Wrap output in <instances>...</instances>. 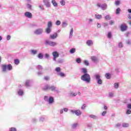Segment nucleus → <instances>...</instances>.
<instances>
[{
	"mask_svg": "<svg viewBox=\"0 0 131 131\" xmlns=\"http://www.w3.org/2000/svg\"><path fill=\"white\" fill-rule=\"evenodd\" d=\"M81 79L86 83H90L91 82V76L89 74H84L81 76Z\"/></svg>",
	"mask_w": 131,
	"mask_h": 131,
	"instance_id": "obj_1",
	"label": "nucleus"
},
{
	"mask_svg": "<svg viewBox=\"0 0 131 131\" xmlns=\"http://www.w3.org/2000/svg\"><path fill=\"white\" fill-rule=\"evenodd\" d=\"M13 70V66H12V64H9L8 65L7 64H3L2 65V70L3 72H6L7 70L8 71H11V70Z\"/></svg>",
	"mask_w": 131,
	"mask_h": 131,
	"instance_id": "obj_2",
	"label": "nucleus"
},
{
	"mask_svg": "<svg viewBox=\"0 0 131 131\" xmlns=\"http://www.w3.org/2000/svg\"><path fill=\"white\" fill-rule=\"evenodd\" d=\"M94 77L97 81V84L101 85L103 84V80L101 79V75L99 74H96L94 75Z\"/></svg>",
	"mask_w": 131,
	"mask_h": 131,
	"instance_id": "obj_3",
	"label": "nucleus"
},
{
	"mask_svg": "<svg viewBox=\"0 0 131 131\" xmlns=\"http://www.w3.org/2000/svg\"><path fill=\"white\" fill-rule=\"evenodd\" d=\"M45 45H48V46H50V47H56L58 43L56 42L50 41L49 40H46L45 41Z\"/></svg>",
	"mask_w": 131,
	"mask_h": 131,
	"instance_id": "obj_4",
	"label": "nucleus"
},
{
	"mask_svg": "<svg viewBox=\"0 0 131 131\" xmlns=\"http://www.w3.org/2000/svg\"><path fill=\"white\" fill-rule=\"evenodd\" d=\"M52 56H53V61H57V58L59 57V53L57 51H54L52 52Z\"/></svg>",
	"mask_w": 131,
	"mask_h": 131,
	"instance_id": "obj_5",
	"label": "nucleus"
},
{
	"mask_svg": "<svg viewBox=\"0 0 131 131\" xmlns=\"http://www.w3.org/2000/svg\"><path fill=\"white\" fill-rule=\"evenodd\" d=\"M71 113H73V114H76L77 116H80L81 115V111L79 110H71Z\"/></svg>",
	"mask_w": 131,
	"mask_h": 131,
	"instance_id": "obj_6",
	"label": "nucleus"
},
{
	"mask_svg": "<svg viewBox=\"0 0 131 131\" xmlns=\"http://www.w3.org/2000/svg\"><path fill=\"white\" fill-rule=\"evenodd\" d=\"M49 90H50V91L52 92H56V93H59V89L54 85H50Z\"/></svg>",
	"mask_w": 131,
	"mask_h": 131,
	"instance_id": "obj_7",
	"label": "nucleus"
},
{
	"mask_svg": "<svg viewBox=\"0 0 131 131\" xmlns=\"http://www.w3.org/2000/svg\"><path fill=\"white\" fill-rule=\"evenodd\" d=\"M26 85L28 88H30V86H31L32 85V84L33 83V81L32 80H27L26 81Z\"/></svg>",
	"mask_w": 131,
	"mask_h": 131,
	"instance_id": "obj_8",
	"label": "nucleus"
},
{
	"mask_svg": "<svg viewBox=\"0 0 131 131\" xmlns=\"http://www.w3.org/2000/svg\"><path fill=\"white\" fill-rule=\"evenodd\" d=\"M24 15L26 18H28V19H31V18H32V13L28 11L26 12Z\"/></svg>",
	"mask_w": 131,
	"mask_h": 131,
	"instance_id": "obj_9",
	"label": "nucleus"
},
{
	"mask_svg": "<svg viewBox=\"0 0 131 131\" xmlns=\"http://www.w3.org/2000/svg\"><path fill=\"white\" fill-rule=\"evenodd\" d=\"M17 95L19 97H22V96H24V90L21 89H19L17 90Z\"/></svg>",
	"mask_w": 131,
	"mask_h": 131,
	"instance_id": "obj_10",
	"label": "nucleus"
},
{
	"mask_svg": "<svg viewBox=\"0 0 131 131\" xmlns=\"http://www.w3.org/2000/svg\"><path fill=\"white\" fill-rule=\"evenodd\" d=\"M46 8H51V3L49 0H43Z\"/></svg>",
	"mask_w": 131,
	"mask_h": 131,
	"instance_id": "obj_11",
	"label": "nucleus"
},
{
	"mask_svg": "<svg viewBox=\"0 0 131 131\" xmlns=\"http://www.w3.org/2000/svg\"><path fill=\"white\" fill-rule=\"evenodd\" d=\"M42 29H37L34 31L35 34H37V35L39 34H41L43 32Z\"/></svg>",
	"mask_w": 131,
	"mask_h": 131,
	"instance_id": "obj_12",
	"label": "nucleus"
},
{
	"mask_svg": "<svg viewBox=\"0 0 131 131\" xmlns=\"http://www.w3.org/2000/svg\"><path fill=\"white\" fill-rule=\"evenodd\" d=\"M91 60L94 63H98L99 62V58L97 56H92Z\"/></svg>",
	"mask_w": 131,
	"mask_h": 131,
	"instance_id": "obj_13",
	"label": "nucleus"
},
{
	"mask_svg": "<svg viewBox=\"0 0 131 131\" xmlns=\"http://www.w3.org/2000/svg\"><path fill=\"white\" fill-rule=\"evenodd\" d=\"M86 45H87L88 47H92V46L94 45V42H93V40L89 39L86 41Z\"/></svg>",
	"mask_w": 131,
	"mask_h": 131,
	"instance_id": "obj_14",
	"label": "nucleus"
},
{
	"mask_svg": "<svg viewBox=\"0 0 131 131\" xmlns=\"http://www.w3.org/2000/svg\"><path fill=\"white\" fill-rule=\"evenodd\" d=\"M78 126V123H73L71 126L72 129H76Z\"/></svg>",
	"mask_w": 131,
	"mask_h": 131,
	"instance_id": "obj_15",
	"label": "nucleus"
},
{
	"mask_svg": "<svg viewBox=\"0 0 131 131\" xmlns=\"http://www.w3.org/2000/svg\"><path fill=\"white\" fill-rule=\"evenodd\" d=\"M50 37L51 38V39H55L58 37V33H54L53 34L50 35Z\"/></svg>",
	"mask_w": 131,
	"mask_h": 131,
	"instance_id": "obj_16",
	"label": "nucleus"
},
{
	"mask_svg": "<svg viewBox=\"0 0 131 131\" xmlns=\"http://www.w3.org/2000/svg\"><path fill=\"white\" fill-rule=\"evenodd\" d=\"M120 28H121V31H125V30H126L127 28V26L124 25H121Z\"/></svg>",
	"mask_w": 131,
	"mask_h": 131,
	"instance_id": "obj_17",
	"label": "nucleus"
},
{
	"mask_svg": "<svg viewBox=\"0 0 131 131\" xmlns=\"http://www.w3.org/2000/svg\"><path fill=\"white\" fill-rule=\"evenodd\" d=\"M47 102H48L49 104H53L54 103V97L52 96L49 97L48 101Z\"/></svg>",
	"mask_w": 131,
	"mask_h": 131,
	"instance_id": "obj_18",
	"label": "nucleus"
},
{
	"mask_svg": "<svg viewBox=\"0 0 131 131\" xmlns=\"http://www.w3.org/2000/svg\"><path fill=\"white\" fill-rule=\"evenodd\" d=\"M43 91H48L50 90V85L48 84H45V86L43 88Z\"/></svg>",
	"mask_w": 131,
	"mask_h": 131,
	"instance_id": "obj_19",
	"label": "nucleus"
},
{
	"mask_svg": "<svg viewBox=\"0 0 131 131\" xmlns=\"http://www.w3.org/2000/svg\"><path fill=\"white\" fill-rule=\"evenodd\" d=\"M51 4H52L53 6L55 7H58V3H57L56 0H52Z\"/></svg>",
	"mask_w": 131,
	"mask_h": 131,
	"instance_id": "obj_20",
	"label": "nucleus"
},
{
	"mask_svg": "<svg viewBox=\"0 0 131 131\" xmlns=\"http://www.w3.org/2000/svg\"><path fill=\"white\" fill-rule=\"evenodd\" d=\"M95 17L96 19H97L98 20H100V19H102V16L101 14H95Z\"/></svg>",
	"mask_w": 131,
	"mask_h": 131,
	"instance_id": "obj_21",
	"label": "nucleus"
},
{
	"mask_svg": "<svg viewBox=\"0 0 131 131\" xmlns=\"http://www.w3.org/2000/svg\"><path fill=\"white\" fill-rule=\"evenodd\" d=\"M31 55H33V56L36 55L37 54V50H31L30 51Z\"/></svg>",
	"mask_w": 131,
	"mask_h": 131,
	"instance_id": "obj_22",
	"label": "nucleus"
},
{
	"mask_svg": "<svg viewBox=\"0 0 131 131\" xmlns=\"http://www.w3.org/2000/svg\"><path fill=\"white\" fill-rule=\"evenodd\" d=\"M101 8L103 11H105V10H106V9H107V4H102Z\"/></svg>",
	"mask_w": 131,
	"mask_h": 131,
	"instance_id": "obj_23",
	"label": "nucleus"
},
{
	"mask_svg": "<svg viewBox=\"0 0 131 131\" xmlns=\"http://www.w3.org/2000/svg\"><path fill=\"white\" fill-rule=\"evenodd\" d=\"M81 71L82 73H83L84 74H88V70L85 68H82L81 69Z\"/></svg>",
	"mask_w": 131,
	"mask_h": 131,
	"instance_id": "obj_24",
	"label": "nucleus"
},
{
	"mask_svg": "<svg viewBox=\"0 0 131 131\" xmlns=\"http://www.w3.org/2000/svg\"><path fill=\"white\" fill-rule=\"evenodd\" d=\"M45 31L47 34H50L52 31V29H51V28H47L46 29Z\"/></svg>",
	"mask_w": 131,
	"mask_h": 131,
	"instance_id": "obj_25",
	"label": "nucleus"
},
{
	"mask_svg": "<svg viewBox=\"0 0 131 131\" xmlns=\"http://www.w3.org/2000/svg\"><path fill=\"white\" fill-rule=\"evenodd\" d=\"M69 95L70 97H76L77 96V93L70 92Z\"/></svg>",
	"mask_w": 131,
	"mask_h": 131,
	"instance_id": "obj_26",
	"label": "nucleus"
},
{
	"mask_svg": "<svg viewBox=\"0 0 131 131\" xmlns=\"http://www.w3.org/2000/svg\"><path fill=\"white\" fill-rule=\"evenodd\" d=\"M73 36V29H71L70 32V36H69L70 39H71Z\"/></svg>",
	"mask_w": 131,
	"mask_h": 131,
	"instance_id": "obj_27",
	"label": "nucleus"
},
{
	"mask_svg": "<svg viewBox=\"0 0 131 131\" xmlns=\"http://www.w3.org/2000/svg\"><path fill=\"white\" fill-rule=\"evenodd\" d=\"M89 117L92 119H98V116L94 115H90Z\"/></svg>",
	"mask_w": 131,
	"mask_h": 131,
	"instance_id": "obj_28",
	"label": "nucleus"
},
{
	"mask_svg": "<svg viewBox=\"0 0 131 131\" xmlns=\"http://www.w3.org/2000/svg\"><path fill=\"white\" fill-rule=\"evenodd\" d=\"M68 26V24L66 21H64L62 23V27L63 28H66V27Z\"/></svg>",
	"mask_w": 131,
	"mask_h": 131,
	"instance_id": "obj_29",
	"label": "nucleus"
},
{
	"mask_svg": "<svg viewBox=\"0 0 131 131\" xmlns=\"http://www.w3.org/2000/svg\"><path fill=\"white\" fill-rule=\"evenodd\" d=\"M39 120L40 122H43V121H45V120H46V118L43 116H41V117H40Z\"/></svg>",
	"mask_w": 131,
	"mask_h": 131,
	"instance_id": "obj_30",
	"label": "nucleus"
},
{
	"mask_svg": "<svg viewBox=\"0 0 131 131\" xmlns=\"http://www.w3.org/2000/svg\"><path fill=\"white\" fill-rule=\"evenodd\" d=\"M53 26V23L51 21H49L48 23L47 28H51Z\"/></svg>",
	"mask_w": 131,
	"mask_h": 131,
	"instance_id": "obj_31",
	"label": "nucleus"
},
{
	"mask_svg": "<svg viewBox=\"0 0 131 131\" xmlns=\"http://www.w3.org/2000/svg\"><path fill=\"white\" fill-rule=\"evenodd\" d=\"M122 125V127L126 128L129 126V124L127 123H123Z\"/></svg>",
	"mask_w": 131,
	"mask_h": 131,
	"instance_id": "obj_32",
	"label": "nucleus"
},
{
	"mask_svg": "<svg viewBox=\"0 0 131 131\" xmlns=\"http://www.w3.org/2000/svg\"><path fill=\"white\" fill-rule=\"evenodd\" d=\"M105 20H107V21H109V20H111V16L109 15H107L104 17Z\"/></svg>",
	"mask_w": 131,
	"mask_h": 131,
	"instance_id": "obj_33",
	"label": "nucleus"
},
{
	"mask_svg": "<svg viewBox=\"0 0 131 131\" xmlns=\"http://www.w3.org/2000/svg\"><path fill=\"white\" fill-rule=\"evenodd\" d=\"M105 76L107 79H110L111 78V75L110 73L105 74Z\"/></svg>",
	"mask_w": 131,
	"mask_h": 131,
	"instance_id": "obj_34",
	"label": "nucleus"
},
{
	"mask_svg": "<svg viewBox=\"0 0 131 131\" xmlns=\"http://www.w3.org/2000/svg\"><path fill=\"white\" fill-rule=\"evenodd\" d=\"M87 21H88V23H89V24H91L93 23V22H94V19L88 18Z\"/></svg>",
	"mask_w": 131,
	"mask_h": 131,
	"instance_id": "obj_35",
	"label": "nucleus"
},
{
	"mask_svg": "<svg viewBox=\"0 0 131 131\" xmlns=\"http://www.w3.org/2000/svg\"><path fill=\"white\" fill-rule=\"evenodd\" d=\"M76 51V49H75V48H72L70 50V53L71 54H74V53H75V52Z\"/></svg>",
	"mask_w": 131,
	"mask_h": 131,
	"instance_id": "obj_36",
	"label": "nucleus"
},
{
	"mask_svg": "<svg viewBox=\"0 0 131 131\" xmlns=\"http://www.w3.org/2000/svg\"><path fill=\"white\" fill-rule=\"evenodd\" d=\"M38 58L40 59H42V58H43V55H42V53H39L38 55Z\"/></svg>",
	"mask_w": 131,
	"mask_h": 131,
	"instance_id": "obj_37",
	"label": "nucleus"
},
{
	"mask_svg": "<svg viewBox=\"0 0 131 131\" xmlns=\"http://www.w3.org/2000/svg\"><path fill=\"white\" fill-rule=\"evenodd\" d=\"M57 75H59V76H60L61 77H64L65 76V74H64L63 73L60 72V73H58L57 74Z\"/></svg>",
	"mask_w": 131,
	"mask_h": 131,
	"instance_id": "obj_38",
	"label": "nucleus"
},
{
	"mask_svg": "<svg viewBox=\"0 0 131 131\" xmlns=\"http://www.w3.org/2000/svg\"><path fill=\"white\" fill-rule=\"evenodd\" d=\"M64 62V60L63 59L59 58L57 60V63H59V64H61Z\"/></svg>",
	"mask_w": 131,
	"mask_h": 131,
	"instance_id": "obj_39",
	"label": "nucleus"
},
{
	"mask_svg": "<svg viewBox=\"0 0 131 131\" xmlns=\"http://www.w3.org/2000/svg\"><path fill=\"white\" fill-rule=\"evenodd\" d=\"M60 4L61 5V6H65L66 2H65V1L64 0H61L60 1Z\"/></svg>",
	"mask_w": 131,
	"mask_h": 131,
	"instance_id": "obj_40",
	"label": "nucleus"
},
{
	"mask_svg": "<svg viewBox=\"0 0 131 131\" xmlns=\"http://www.w3.org/2000/svg\"><path fill=\"white\" fill-rule=\"evenodd\" d=\"M83 63L84 65H85L86 66H89V65H90V63L89 62V61L86 60H84Z\"/></svg>",
	"mask_w": 131,
	"mask_h": 131,
	"instance_id": "obj_41",
	"label": "nucleus"
},
{
	"mask_svg": "<svg viewBox=\"0 0 131 131\" xmlns=\"http://www.w3.org/2000/svg\"><path fill=\"white\" fill-rule=\"evenodd\" d=\"M50 97H49L48 96L46 95L44 96V100L45 102H48L49 101V99Z\"/></svg>",
	"mask_w": 131,
	"mask_h": 131,
	"instance_id": "obj_42",
	"label": "nucleus"
},
{
	"mask_svg": "<svg viewBox=\"0 0 131 131\" xmlns=\"http://www.w3.org/2000/svg\"><path fill=\"white\" fill-rule=\"evenodd\" d=\"M9 131H17V129L14 127H11L9 128Z\"/></svg>",
	"mask_w": 131,
	"mask_h": 131,
	"instance_id": "obj_43",
	"label": "nucleus"
},
{
	"mask_svg": "<svg viewBox=\"0 0 131 131\" xmlns=\"http://www.w3.org/2000/svg\"><path fill=\"white\" fill-rule=\"evenodd\" d=\"M114 86L115 89H118V88L119 87V84H118V83H115L114 84Z\"/></svg>",
	"mask_w": 131,
	"mask_h": 131,
	"instance_id": "obj_44",
	"label": "nucleus"
},
{
	"mask_svg": "<svg viewBox=\"0 0 131 131\" xmlns=\"http://www.w3.org/2000/svg\"><path fill=\"white\" fill-rule=\"evenodd\" d=\"M55 71L56 72H57V73H59V72H60V71H61V68L60 67H57L56 69H55Z\"/></svg>",
	"mask_w": 131,
	"mask_h": 131,
	"instance_id": "obj_45",
	"label": "nucleus"
},
{
	"mask_svg": "<svg viewBox=\"0 0 131 131\" xmlns=\"http://www.w3.org/2000/svg\"><path fill=\"white\" fill-rule=\"evenodd\" d=\"M126 114L127 115L131 114V110L127 108L126 110Z\"/></svg>",
	"mask_w": 131,
	"mask_h": 131,
	"instance_id": "obj_46",
	"label": "nucleus"
},
{
	"mask_svg": "<svg viewBox=\"0 0 131 131\" xmlns=\"http://www.w3.org/2000/svg\"><path fill=\"white\" fill-rule=\"evenodd\" d=\"M56 25H57V26H59V25H61V21L58 20L56 21L55 23Z\"/></svg>",
	"mask_w": 131,
	"mask_h": 131,
	"instance_id": "obj_47",
	"label": "nucleus"
},
{
	"mask_svg": "<svg viewBox=\"0 0 131 131\" xmlns=\"http://www.w3.org/2000/svg\"><path fill=\"white\" fill-rule=\"evenodd\" d=\"M120 13V8H118L116 10V14H117V15H118V14H119Z\"/></svg>",
	"mask_w": 131,
	"mask_h": 131,
	"instance_id": "obj_48",
	"label": "nucleus"
},
{
	"mask_svg": "<svg viewBox=\"0 0 131 131\" xmlns=\"http://www.w3.org/2000/svg\"><path fill=\"white\" fill-rule=\"evenodd\" d=\"M107 37L108 38H111L112 37V33L111 32H109L107 34Z\"/></svg>",
	"mask_w": 131,
	"mask_h": 131,
	"instance_id": "obj_49",
	"label": "nucleus"
},
{
	"mask_svg": "<svg viewBox=\"0 0 131 131\" xmlns=\"http://www.w3.org/2000/svg\"><path fill=\"white\" fill-rule=\"evenodd\" d=\"M76 61L78 64H80V63H81V59L79 58H77Z\"/></svg>",
	"mask_w": 131,
	"mask_h": 131,
	"instance_id": "obj_50",
	"label": "nucleus"
},
{
	"mask_svg": "<svg viewBox=\"0 0 131 131\" xmlns=\"http://www.w3.org/2000/svg\"><path fill=\"white\" fill-rule=\"evenodd\" d=\"M27 7L29 10H32V6L29 4H28Z\"/></svg>",
	"mask_w": 131,
	"mask_h": 131,
	"instance_id": "obj_51",
	"label": "nucleus"
},
{
	"mask_svg": "<svg viewBox=\"0 0 131 131\" xmlns=\"http://www.w3.org/2000/svg\"><path fill=\"white\" fill-rule=\"evenodd\" d=\"M37 69H38V70H42V66L41 65H38L37 67Z\"/></svg>",
	"mask_w": 131,
	"mask_h": 131,
	"instance_id": "obj_52",
	"label": "nucleus"
},
{
	"mask_svg": "<svg viewBox=\"0 0 131 131\" xmlns=\"http://www.w3.org/2000/svg\"><path fill=\"white\" fill-rule=\"evenodd\" d=\"M19 63H20V61H19L18 59H15L14 60V63L16 64V65H18L19 64Z\"/></svg>",
	"mask_w": 131,
	"mask_h": 131,
	"instance_id": "obj_53",
	"label": "nucleus"
},
{
	"mask_svg": "<svg viewBox=\"0 0 131 131\" xmlns=\"http://www.w3.org/2000/svg\"><path fill=\"white\" fill-rule=\"evenodd\" d=\"M118 47H119V48H123V44L122 43V42H119Z\"/></svg>",
	"mask_w": 131,
	"mask_h": 131,
	"instance_id": "obj_54",
	"label": "nucleus"
},
{
	"mask_svg": "<svg viewBox=\"0 0 131 131\" xmlns=\"http://www.w3.org/2000/svg\"><path fill=\"white\" fill-rule=\"evenodd\" d=\"M126 43H127V45H131V41H130V40L128 39V40H126Z\"/></svg>",
	"mask_w": 131,
	"mask_h": 131,
	"instance_id": "obj_55",
	"label": "nucleus"
},
{
	"mask_svg": "<svg viewBox=\"0 0 131 131\" xmlns=\"http://www.w3.org/2000/svg\"><path fill=\"white\" fill-rule=\"evenodd\" d=\"M113 95H114V94L113 93L110 92V93H109L108 97H109L110 98H112V97H113Z\"/></svg>",
	"mask_w": 131,
	"mask_h": 131,
	"instance_id": "obj_56",
	"label": "nucleus"
},
{
	"mask_svg": "<svg viewBox=\"0 0 131 131\" xmlns=\"http://www.w3.org/2000/svg\"><path fill=\"white\" fill-rule=\"evenodd\" d=\"M85 107H86V105H85V104H84L81 106V109H82V110H84V109H85Z\"/></svg>",
	"mask_w": 131,
	"mask_h": 131,
	"instance_id": "obj_57",
	"label": "nucleus"
},
{
	"mask_svg": "<svg viewBox=\"0 0 131 131\" xmlns=\"http://www.w3.org/2000/svg\"><path fill=\"white\" fill-rule=\"evenodd\" d=\"M45 59H49V58H50V55H49V54H45Z\"/></svg>",
	"mask_w": 131,
	"mask_h": 131,
	"instance_id": "obj_58",
	"label": "nucleus"
},
{
	"mask_svg": "<svg viewBox=\"0 0 131 131\" xmlns=\"http://www.w3.org/2000/svg\"><path fill=\"white\" fill-rule=\"evenodd\" d=\"M114 23H115V22L113 20H110V21H109L110 25H114Z\"/></svg>",
	"mask_w": 131,
	"mask_h": 131,
	"instance_id": "obj_59",
	"label": "nucleus"
},
{
	"mask_svg": "<svg viewBox=\"0 0 131 131\" xmlns=\"http://www.w3.org/2000/svg\"><path fill=\"white\" fill-rule=\"evenodd\" d=\"M120 4V1H115L116 6H118V5H119Z\"/></svg>",
	"mask_w": 131,
	"mask_h": 131,
	"instance_id": "obj_60",
	"label": "nucleus"
},
{
	"mask_svg": "<svg viewBox=\"0 0 131 131\" xmlns=\"http://www.w3.org/2000/svg\"><path fill=\"white\" fill-rule=\"evenodd\" d=\"M127 108L131 110V103L128 104L127 105Z\"/></svg>",
	"mask_w": 131,
	"mask_h": 131,
	"instance_id": "obj_61",
	"label": "nucleus"
},
{
	"mask_svg": "<svg viewBox=\"0 0 131 131\" xmlns=\"http://www.w3.org/2000/svg\"><path fill=\"white\" fill-rule=\"evenodd\" d=\"M101 25L100 23H98L97 24V28H101Z\"/></svg>",
	"mask_w": 131,
	"mask_h": 131,
	"instance_id": "obj_62",
	"label": "nucleus"
},
{
	"mask_svg": "<svg viewBox=\"0 0 131 131\" xmlns=\"http://www.w3.org/2000/svg\"><path fill=\"white\" fill-rule=\"evenodd\" d=\"M39 8L42 11H43L45 9L43 8V6L42 5H39Z\"/></svg>",
	"mask_w": 131,
	"mask_h": 131,
	"instance_id": "obj_63",
	"label": "nucleus"
},
{
	"mask_svg": "<svg viewBox=\"0 0 131 131\" xmlns=\"http://www.w3.org/2000/svg\"><path fill=\"white\" fill-rule=\"evenodd\" d=\"M10 39H11V36H10V35H8L7 36V40H10Z\"/></svg>",
	"mask_w": 131,
	"mask_h": 131,
	"instance_id": "obj_64",
	"label": "nucleus"
}]
</instances>
